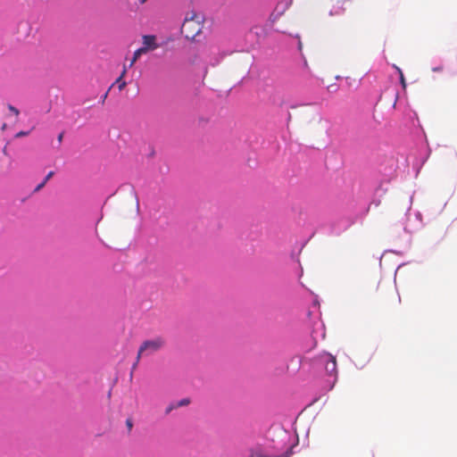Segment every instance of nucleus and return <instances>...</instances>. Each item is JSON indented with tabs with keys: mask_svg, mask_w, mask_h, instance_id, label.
I'll list each match as a JSON object with an SVG mask.
<instances>
[{
	"mask_svg": "<svg viewBox=\"0 0 457 457\" xmlns=\"http://www.w3.org/2000/svg\"><path fill=\"white\" fill-rule=\"evenodd\" d=\"M203 29L202 20L195 13H192L190 17H186L181 26V33L188 40H194Z\"/></svg>",
	"mask_w": 457,
	"mask_h": 457,
	"instance_id": "1",
	"label": "nucleus"
},
{
	"mask_svg": "<svg viewBox=\"0 0 457 457\" xmlns=\"http://www.w3.org/2000/svg\"><path fill=\"white\" fill-rule=\"evenodd\" d=\"M165 339L162 337L145 340L138 348L137 361H139L141 357L144 355L148 356L160 351L165 345Z\"/></svg>",
	"mask_w": 457,
	"mask_h": 457,
	"instance_id": "2",
	"label": "nucleus"
},
{
	"mask_svg": "<svg viewBox=\"0 0 457 457\" xmlns=\"http://www.w3.org/2000/svg\"><path fill=\"white\" fill-rule=\"evenodd\" d=\"M320 362L324 365L326 372L330 376H336L337 370V361L336 357L330 353H324L319 357Z\"/></svg>",
	"mask_w": 457,
	"mask_h": 457,
	"instance_id": "3",
	"label": "nucleus"
},
{
	"mask_svg": "<svg viewBox=\"0 0 457 457\" xmlns=\"http://www.w3.org/2000/svg\"><path fill=\"white\" fill-rule=\"evenodd\" d=\"M159 47L160 44L157 42V37L155 35L142 36V46L139 48L143 50L145 54L148 52L154 51Z\"/></svg>",
	"mask_w": 457,
	"mask_h": 457,
	"instance_id": "4",
	"label": "nucleus"
},
{
	"mask_svg": "<svg viewBox=\"0 0 457 457\" xmlns=\"http://www.w3.org/2000/svg\"><path fill=\"white\" fill-rule=\"evenodd\" d=\"M142 54H145L143 53V50H142V49H140V48L137 49V50L134 52V54H133V57H132V59H131L130 63H129V67H132V66L135 64V62L139 59V57H140Z\"/></svg>",
	"mask_w": 457,
	"mask_h": 457,
	"instance_id": "5",
	"label": "nucleus"
},
{
	"mask_svg": "<svg viewBox=\"0 0 457 457\" xmlns=\"http://www.w3.org/2000/svg\"><path fill=\"white\" fill-rule=\"evenodd\" d=\"M176 408H178L177 403H170L165 410V414H169L171 411H173Z\"/></svg>",
	"mask_w": 457,
	"mask_h": 457,
	"instance_id": "6",
	"label": "nucleus"
},
{
	"mask_svg": "<svg viewBox=\"0 0 457 457\" xmlns=\"http://www.w3.org/2000/svg\"><path fill=\"white\" fill-rule=\"evenodd\" d=\"M190 401L187 398H184L177 403L178 408L189 404Z\"/></svg>",
	"mask_w": 457,
	"mask_h": 457,
	"instance_id": "7",
	"label": "nucleus"
},
{
	"mask_svg": "<svg viewBox=\"0 0 457 457\" xmlns=\"http://www.w3.org/2000/svg\"><path fill=\"white\" fill-rule=\"evenodd\" d=\"M116 84H118V88L120 91L123 90L125 88V87L127 86V82L123 80V79H121V81L120 82H116Z\"/></svg>",
	"mask_w": 457,
	"mask_h": 457,
	"instance_id": "8",
	"label": "nucleus"
},
{
	"mask_svg": "<svg viewBox=\"0 0 457 457\" xmlns=\"http://www.w3.org/2000/svg\"><path fill=\"white\" fill-rule=\"evenodd\" d=\"M8 109H9V110H10V111H11V112H12L15 116H16V117H18V116H19L20 112H19V110H18L16 107H14V106H12V105L9 104V105H8Z\"/></svg>",
	"mask_w": 457,
	"mask_h": 457,
	"instance_id": "9",
	"label": "nucleus"
},
{
	"mask_svg": "<svg viewBox=\"0 0 457 457\" xmlns=\"http://www.w3.org/2000/svg\"><path fill=\"white\" fill-rule=\"evenodd\" d=\"M127 71H128V68H127V66H126V65H124V66H123L122 72H121L120 76L116 79V82H120V81H121V79H123V77L126 75Z\"/></svg>",
	"mask_w": 457,
	"mask_h": 457,
	"instance_id": "10",
	"label": "nucleus"
},
{
	"mask_svg": "<svg viewBox=\"0 0 457 457\" xmlns=\"http://www.w3.org/2000/svg\"><path fill=\"white\" fill-rule=\"evenodd\" d=\"M126 426L129 429V431H131L132 428H133V421L132 420L129 418V419H127L126 420Z\"/></svg>",
	"mask_w": 457,
	"mask_h": 457,
	"instance_id": "11",
	"label": "nucleus"
},
{
	"mask_svg": "<svg viewBox=\"0 0 457 457\" xmlns=\"http://www.w3.org/2000/svg\"><path fill=\"white\" fill-rule=\"evenodd\" d=\"M328 90L330 92H336L337 90V86L336 84L330 85L328 87Z\"/></svg>",
	"mask_w": 457,
	"mask_h": 457,
	"instance_id": "12",
	"label": "nucleus"
},
{
	"mask_svg": "<svg viewBox=\"0 0 457 457\" xmlns=\"http://www.w3.org/2000/svg\"><path fill=\"white\" fill-rule=\"evenodd\" d=\"M54 171H49L43 181L46 183L54 176Z\"/></svg>",
	"mask_w": 457,
	"mask_h": 457,
	"instance_id": "13",
	"label": "nucleus"
},
{
	"mask_svg": "<svg viewBox=\"0 0 457 457\" xmlns=\"http://www.w3.org/2000/svg\"><path fill=\"white\" fill-rule=\"evenodd\" d=\"M46 185V182L45 181H42L39 185L37 186V187L35 188V191L37 192L39 191L41 188H43Z\"/></svg>",
	"mask_w": 457,
	"mask_h": 457,
	"instance_id": "14",
	"label": "nucleus"
},
{
	"mask_svg": "<svg viewBox=\"0 0 457 457\" xmlns=\"http://www.w3.org/2000/svg\"><path fill=\"white\" fill-rule=\"evenodd\" d=\"M27 135H29V132L20 131L19 133L16 134V137H24V136H27Z\"/></svg>",
	"mask_w": 457,
	"mask_h": 457,
	"instance_id": "15",
	"label": "nucleus"
},
{
	"mask_svg": "<svg viewBox=\"0 0 457 457\" xmlns=\"http://www.w3.org/2000/svg\"><path fill=\"white\" fill-rule=\"evenodd\" d=\"M443 70H444L443 66L435 67V68L432 69V71H435V72L442 71Z\"/></svg>",
	"mask_w": 457,
	"mask_h": 457,
	"instance_id": "16",
	"label": "nucleus"
},
{
	"mask_svg": "<svg viewBox=\"0 0 457 457\" xmlns=\"http://www.w3.org/2000/svg\"><path fill=\"white\" fill-rule=\"evenodd\" d=\"M62 137H63V132L60 133L58 137H57V140H58L59 144L62 143Z\"/></svg>",
	"mask_w": 457,
	"mask_h": 457,
	"instance_id": "17",
	"label": "nucleus"
},
{
	"mask_svg": "<svg viewBox=\"0 0 457 457\" xmlns=\"http://www.w3.org/2000/svg\"><path fill=\"white\" fill-rule=\"evenodd\" d=\"M138 362H139V361H137V359H136L135 363H134V364H133V366H132V370H135V369L137 368V366Z\"/></svg>",
	"mask_w": 457,
	"mask_h": 457,
	"instance_id": "18",
	"label": "nucleus"
},
{
	"mask_svg": "<svg viewBox=\"0 0 457 457\" xmlns=\"http://www.w3.org/2000/svg\"><path fill=\"white\" fill-rule=\"evenodd\" d=\"M107 95H108V92H106V93L104 94V96H102L103 102H104L105 98L107 97Z\"/></svg>",
	"mask_w": 457,
	"mask_h": 457,
	"instance_id": "19",
	"label": "nucleus"
},
{
	"mask_svg": "<svg viewBox=\"0 0 457 457\" xmlns=\"http://www.w3.org/2000/svg\"><path fill=\"white\" fill-rule=\"evenodd\" d=\"M147 0H139L140 4L145 3Z\"/></svg>",
	"mask_w": 457,
	"mask_h": 457,
	"instance_id": "20",
	"label": "nucleus"
},
{
	"mask_svg": "<svg viewBox=\"0 0 457 457\" xmlns=\"http://www.w3.org/2000/svg\"><path fill=\"white\" fill-rule=\"evenodd\" d=\"M6 127V124H4L3 127H2V129H4Z\"/></svg>",
	"mask_w": 457,
	"mask_h": 457,
	"instance_id": "21",
	"label": "nucleus"
},
{
	"mask_svg": "<svg viewBox=\"0 0 457 457\" xmlns=\"http://www.w3.org/2000/svg\"><path fill=\"white\" fill-rule=\"evenodd\" d=\"M401 79H402V82L403 83V75H401Z\"/></svg>",
	"mask_w": 457,
	"mask_h": 457,
	"instance_id": "22",
	"label": "nucleus"
}]
</instances>
